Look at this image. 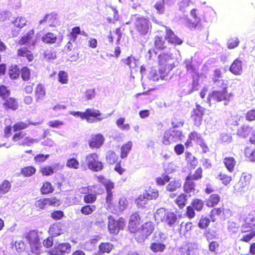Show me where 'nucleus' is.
Here are the masks:
<instances>
[{
    "label": "nucleus",
    "mask_w": 255,
    "mask_h": 255,
    "mask_svg": "<svg viewBox=\"0 0 255 255\" xmlns=\"http://www.w3.org/2000/svg\"><path fill=\"white\" fill-rule=\"evenodd\" d=\"M62 167L59 163H55L52 166H47L41 168V171L43 175L49 176L61 169Z\"/></svg>",
    "instance_id": "obj_22"
},
{
    "label": "nucleus",
    "mask_w": 255,
    "mask_h": 255,
    "mask_svg": "<svg viewBox=\"0 0 255 255\" xmlns=\"http://www.w3.org/2000/svg\"><path fill=\"white\" fill-rule=\"evenodd\" d=\"M88 113L90 115V117H92L95 118L91 119L92 120H95L94 122L104 120L111 117L113 114V113L102 114L99 110L94 109L93 108L88 109Z\"/></svg>",
    "instance_id": "obj_16"
},
{
    "label": "nucleus",
    "mask_w": 255,
    "mask_h": 255,
    "mask_svg": "<svg viewBox=\"0 0 255 255\" xmlns=\"http://www.w3.org/2000/svg\"><path fill=\"white\" fill-rule=\"evenodd\" d=\"M58 205L59 200L55 197L40 199L35 203V206L40 209L46 208L49 206H55Z\"/></svg>",
    "instance_id": "obj_12"
},
{
    "label": "nucleus",
    "mask_w": 255,
    "mask_h": 255,
    "mask_svg": "<svg viewBox=\"0 0 255 255\" xmlns=\"http://www.w3.org/2000/svg\"><path fill=\"white\" fill-rule=\"evenodd\" d=\"M132 19L134 20L135 30L140 37H144L150 33L152 25L151 22L148 18L134 15L132 16Z\"/></svg>",
    "instance_id": "obj_1"
},
{
    "label": "nucleus",
    "mask_w": 255,
    "mask_h": 255,
    "mask_svg": "<svg viewBox=\"0 0 255 255\" xmlns=\"http://www.w3.org/2000/svg\"><path fill=\"white\" fill-rule=\"evenodd\" d=\"M193 4L190 0H183L179 3V10L183 12L187 11L189 8Z\"/></svg>",
    "instance_id": "obj_45"
},
{
    "label": "nucleus",
    "mask_w": 255,
    "mask_h": 255,
    "mask_svg": "<svg viewBox=\"0 0 255 255\" xmlns=\"http://www.w3.org/2000/svg\"><path fill=\"white\" fill-rule=\"evenodd\" d=\"M40 124H41V123H33V122H30L27 121L24 122H18V123H16L15 124H14L12 128H13V131L16 132L17 131L24 129L28 128L29 125H30L36 126L37 125H40Z\"/></svg>",
    "instance_id": "obj_26"
},
{
    "label": "nucleus",
    "mask_w": 255,
    "mask_h": 255,
    "mask_svg": "<svg viewBox=\"0 0 255 255\" xmlns=\"http://www.w3.org/2000/svg\"><path fill=\"white\" fill-rule=\"evenodd\" d=\"M230 72L236 75H240L242 73V61L239 58L235 59L230 68Z\"/></svg>",
    "instance_id": "obj_21"
},
{
    "label": "nucleus",
    "mask_w": 255,
    "mask_h": 255,
    "mask_svg": "<svg viewBox=\"0 0 255 255\" xmlns=\"http://www.w3.org/2000/svg\"><path fill=\"white\" fill-rule=\"evenodd\" d=\"M154 217L156 220L163 222L170 227L173 226L177 220L176 215L174 213L167 211L163 208L157 209Z\"/></svg>",
    "instance_id": "obj_3"
},
{
    "label": "nucleus",
    "mask_w": 255,
    "mask_h": 255,
    "mask_svg": "<svg viewBox=\"0 0 255 255\" xmlns=\"http://www.w3.org/2000/svg\"><path fill=\"white\" fill-rule=\"evenodd\" d=\"M105 138L101 134H97L92 136L91 140L89 141V146L91 148H99L104 143Z\"/></svg>",
    "instance_id": "obj_17"
},
{
    "label": "nucleus",
    "mask_w": 255,
    "mask_h": 255,
    "mask_svg": "<svg viewBox=\"0 0 255 255\" xmlns=\"http://www.w3.org/2000/svg\"><path fill=\"white\" fill-rule=\"evenodd\" d=\"M57 35L52 32H47L44 34L41 37V40L46 44H53L57 40Z\"/></svg>",
    "instance_id": "obj_27"
},
{
    "label": "nucleus",
    "mask_w": 255,
    "mask_h": 255,
    "mask_svg": "<svg viewBox=\"0 0 255 255\" xmlns=\"http://www.w3.org/2000/svg\"><path fill=\"white\" fill-rule=\"evenodd\" d=\"M36 169L34 167L32 166H28L22 168L21 170V173L24 176L29 177L35 173Z\"/></svg>",
    "instance_id": "obj_50"
},
{
    "label": "nucleus",
    "mask_w": 255,
    "mask_h": 255,
    "mask_svg": "<svg viewBox=\"0 0 255 255\" xmlns=\"http://www.w3.org/2000/svg\"><path fill=\"white\" fill-rule=\"evenodd\" d=\"M165 37L163 38L159 36L155 37L154 44L156 48L163 49L165 47Z\"/></svg>",
    "instance_id": "obj_49"
},
{
    "label": "nucleus",
    "mask_w": 255,
    "mask_h": 255,
    "mask_svg": "<svg viewBox=\"0 0 255 255\" xmlns=\"http://www.w3.org/2000/svg\"><path fill=\"white\" fill-rule=\"evenodd\" d=\"M132 146V143L130 141H128L126 143L122 145L121 149V157L122 158H124L128 156L131 149Z\"/></svg>",
    "instance_id": "obj_32"
},
{
    "label": "nucleus",
    "mask_w": 255,
    "mask_h": 255,
    "mask_svg": "<svg viewBox=\"0 0 255 255\" xmlns=\"http://www.w3.org/2000/svg\"><path fill=\"white\" fill-rule=\"evenodd\" d=\"M4 107L8 109L15 110L17 108V103L15 100L12 98L6 99L3 103Z\"/></svg>",
    "instance_id": "obj_44"
},
{
    "label": "nucleus",
    "mask_w": 255,
    "mask_h": 255,
    "mask_svg": "<svg viewBox=\"0 0 255 255\" xmlns=\"http://www.w3.org/2000/svg\"><path fill=\"white\" fill-rule=\"evenodd\" d=\"M190 16L192 17V19H190L188 17H186L185 19V24L190 28H195L197 25L199 23L201 19L198 16L197 12V9L193 8L190 11Z\"/></svg>",
    "instance_id": "obj_14"
},
{
    "label": "nucleus",
    "mask_w": 255,
    "mask_h": 255,
    "mask_svg": "<svg viewBox=\"0 0 255 255\" xmlns=\"http://www.w3.org/2000/svg\"><path fill=\"white\" fill-rule=\"evenodd\" d=\"M187 200V195L182 194L179 195L176 200V203L181 208H183Z\"/></svg>",
    "instance_id": "obj_52"
},
{
    "label": "nucleus",
    "mask_w": 255,
    "mask_h": 255,
    "mask_svg": "<svg viewBox=\"0 0 255 255\" xmlns=\"http://www.w3.org/2000/svg\"><path fill=\"white\" fill-rule=\"evenodd\" d=\"M182 132L179 130L172 129L164 133L163 143L168 145L181 139Z\"/></svg>",
    "instance_id": "obj_7"
},
{
    "label": "nucleus",
    "mask_w": 255,
    "mask_h": 255,
    "mask_svg": "<svg viewBox=\"0 0 255 255\" xmlns=\"http://www.w3.org/2000/svg\"><path fill=\"white\" fill-rule=\"evenodd\" d=\"M245 223L255 228V215L249 214L245 220Z\"/></svg>",
    "instance_id": "obj_64"
},
{
    "label": "nucleus",
    "mask_w": 255,
    "mask_h": 255,
    "mask_svg": "<svg viewBox=\"0 0 255 255\" xmlns=\"http://www.w3.org/2000/svg\"><path fill=\"white\" fill-rule=\"evenodd\" d=\"M113 245L110 243H103L99 246L100 253H109L113 249Z\"/></svg>",
    "instance_id": "obj_42"
},
{
    "label": "nucleus",
    "mask_w": 255,
    "mask_h": 255,
    "mask_svg": "<svg viewBox=\"0 0 255 255\" xmlns=\"http://www.w3.org/2000/svg\"><path fill=\"white\" fill-rule=\"evenodd\" d=\"M57 23L56 16L52 13L46 14L42 19L39 21V24H45L50 27H53Z\"/></svg>",
    "instance_id": "obj_20"
},
{
    "label": "nucleus",
    "mask_w": 255,
    "mask_h": 255,
    "mask_svg": "<svg viewBox=\"0 0 255 255\" xmlns=\"http://www.w3.org/2000/svg\"><path fill=\"white\" fill-rule=\"evenodd\" d=\"M170 179V177L165 174H163L161 176L156 178V183L158 185L163 186L166 183L169 181Z\"/></svg>",
    "instance_id": "obj_48"
},
{
    "label": "nucleus",
    "mask_w": 255,
    "mask_h": 255,
    "mask_svg": "<svg viewBox=\"0 0 255 255\" xmlns=\"http://www.w3.org/2000/svg\"><path fill=\"white\" fill-rule=\"evenodd\" d=\"M20 71L16 66H12L9 70V75L11 79H15L18 77Z\"/></svg>",
    "instance_id": "obj_57"
},
{
    "label": "nucleus",
    "mask_w": 255,
    "mask_h": 255,
    "mask_svg": "<svg viewBox=\"0 0 255 255\" xmlns=\"http://www.w3.org/2000/svg\"><path fill=\"white\" fill-rule=\"evenodd\" d=\"M49 232L52 236L54 237L61 235L62 233L61 225L58 224L52 225L49 228Z\"/></svg>",
    "instance_id": "obj_40"
},
{
    "label": "nucleus",
    "mask_w": 255,
    "mask_h": 255,
    "mask_svg": "<svg viewBox=\"0 0 255 255\" xmlns=\"http://www.w3.org/2000/svg\"><path fill=\"white\" fill-rule=\"evenodd\" d=\"M26 133L23 131H19L15 133L12 136V140L14 142H18L19 145L30 146L34 143L38 142L39 139L32 138L30 136H25Z\"/></svg>",
    "instance_id": "obj_6"
},
{
    "label": "nucleus",
    "mask_w": 255,
    "mask_h": 255,
    "mask_svg": "<svg viewBox=\"0 0 255 255\" xmlns=\"http://www.w3.org/2000/svg\"><path fill=\"white\" fill-rule=\"evenodd\" d=\"M34 34V30H31L27 32L25 35L22 36L19 40V43L20 44L24 45L26 43H30L31 42H33L31 40Z\"/></svg>",
    "instance_id": "obj_38"
},
{
    "label": "nucleus",
    "mask_w": 255,
    "mask_h": 255,
    "mask_svg": "<svg viewBox=\"0 0 255 255\" xmlns=\"http://www.w3.org/2000/svg\"><path fill=\"white\" fill-rule=\"evenodd\" d=\"M96 209V206L94 205H85L82 207L81 212L83 214L88 215L92 214Z\"/></svg>",
    "instance_id": "obj_56"
},
{
    "label": "nucleus",
    "mask_w": 255,
    "mask_h": 255,
    "mask_svg": "<svg viewBox=\"0 0 255 255\" xmlns=\"http://www.w3.org/2000/svg\"><path fill=\"white\" fill-rule=\"evenodd\" d=\"M122 61L125 64L128 65L130 69L136 68L137 65V61L135 60V58L132 56L122 59Z\"/></svg>",
    "instance_id": "obj_37"
},
{
    "label": "nucleus",
    "mask_w": 255,
    "mask_h": 255,
    "mask_svg": "<svg viewBox=\"0 0 255 255\" xmlns=\"http://www.w3.org/2000/svg\"><path fill=\"white\" fill-rule=\"evenodd\" d=\"M182 185L180 180H173L169 182L166 187V189L169 192H174L179 188Z\"/></svg>",
    "instance_id": "obj_30"
},
{
    "label": "nucleus",
    "mask_w": 255,
    "mask_h": 255,
    "mask_svg": "<svg viewBox=\"0 0 255 255\" xmlns=\"http://www.w3.org/2000/svg\"><path fill=\"white\" fill-rule=\"evenodd\" d=\"M148 199L144 193L140 195L135 200V202L139 208H142L147 203Z\"/></svg>",
    "instance_id": "obj_51"
},
{
    "label": "nucleus",
    "mask_w": 255,
    "mask_h": 255,
    "mask_svg": "<svg viewBox=\"0 0 255 255\" xmlns=\"http://www.w3.org/2000/svg\"><path fill=\"white\" fill-rule=\"evenodd\" d=\"M251 177L250 175L243 174L238 183V186H239L238 191L240 192L245 191L247 189V186L249 184Z\"/></svg>",
    "instance_id": "obj_23"
},
{
    "label": "nucleus",
    "mask_w": 255,
    "mask_h": 255,
    "mask_svg": "<svg viewBox=\"0 0 255 255\" xmlns=\"http://www.w3.org/2000/svg\"><path fill=\"white\" fill-rule=\"evenodd\" d=\"M125 226V220L120 218L116 221L112 216L108 217V229L111 234H117Z\"/></svg>",
    "instance_id": "obj_9"
},
{
    "label": "nucleus",
    "mask_w": 255,
    "mask_h": 255,
    "mask_svg": "<svg viewBox=\"0 0 255 255\" xmlns=\"http://www.w3.org/2000/svg\"><path fill=\"white\" fill-rule=\"evenodd\" d=\"M11 187V184L8 181H4L0 185V191L1 193H7Z\"/></svg>",
    "instance_id": "obj_63"
},
{
    "label": "nucleus",
    "mask_w": 255,
    "mask_h": 255,
    "mask_svg": "<svg viewBox=\"0 0 255 255\" xmlns=\"http://www.w3.org/2000/svg\"><path fill=\"white\" fill-rule=\"evenodd\" d=\"M98 181L104 185L107 192L112 191V189L114 188V183L111 180L105 178L103 176L98 177Z\"/></svg>",
    "instance_id": "obj_34"
},
{
    "label": "nucleus",
    "mask_w": 255,
    "mask_h": 255,
    "mask_svg": "<svg viewBox=\"0 0 255 255\" xmlns=\"http://www.w3.org/2000/svg\"><path fill=\"white\" fill-rule=\"evenodd\" d=\"M26 22L27 20L24 17L20 16L17 17L13 23L16 27L21 28L26 25Z\"/></svg>",
    "instance_id": "obj_60"
},
{
    "label": "nucleus",
    "mask_w": 255,
    "mask_h": 255,
    "mask_svg": "<svg viewBox=\"0 0 255 255\" xmlns=\"http://www.w3.org/2000/svg\"><path fill=\"white\" fill-rule=\"evenodd\" d=\"M166 245L162 243L153 242L150 244L149 249L154 253H162L165 250Z\"/></svg>",
    "instance_id": "obj_28"
},
{
    "label": "nucleus",
    "mask_w": 255,
    "mask_h": 255,
    "mask_svg": "<svg viewBox=\"0 0 255 255\" xmlns=\"http://www.w3.org/2000/svg\"><path fill=\"white\" fill-rule=\"evenodd\" d=\"M106 159L107 163L114 164L117 161L118 156L114 151L109 150L106 153Z\"/></svg>",
    "instance_id": "obj_36"
},
{
    "label": "nucleus",
    "mask_w": 255,
    "mask_h": 255,
    "mask_svg": "<svg viewBox=\"0 0 255 255\" xmlns=\"http://www.w3.org/2000/svg\"><path fill=\"white\" fill-rule=\"evenodd\" d=\"M71 114L74 116L80 117L82 119H85L87 122L89 123H94L95 121V120H92L91 118H90V115L88 113V109L85 112H72Z\"/></svg>",
    "instance_id": "obj_35"
},
{
    "label": "nucleus",
    "mask_w": 255,
    "mask_h": 255,
    "mask_svg": "<svg viewBox=\"0 0 255 255\" xmlns=\"http://www.w3.org/2000/svg\"><path fill=\"white\" fill-rule=\"evenodd\" d=\"M166 28V35L165 39L167 40L169 43L174 44L175 45H180L183 42L182 40L179 38L171 29L165 27Z\"/></svg>",
    "instance_id": "obj_19"
},
{
    "label": "nucleus",
    "mask_w": 255,
    "mask_h": 255,
    "mask_svg": "<svg viewBox=\"0 0 255 255\" xmlns=\"http://www.w3.org/2000/svg\"><path fill=\"white\" fill-rule=\"evenodd\" d=\"M168 73H164L160 70V67L158 69V72L156 68H152L147 75V78L150 80L153 81H157L160 79L163 80H167Z\"/></svg>",
    "instance_id": "obj_13"
},
{
    "label": "nucleus",
    "mask_w": 255,
    "mask_h": 255,
    "mask_svg": "<svg viewBox=\"0 0 255 255\" xmlns=\"http://www.w3.org/2000/svg\"><path fill=\"white\" fill-rule=\"evenodd\" d=\"M17 55L19 57H25L29 62H31L34 58L33 54L27 47L18 49Z\"/></svg>",
    "instance_id": "obj_25"
},
{
    "label": "nucleus",
    "mask_w": 255,
    "mask_h": 255,
    "mask_svg": "<svg viewBox=\"0 0 255 255\" xmlns=\"http://www.w3.org/2000/svg\"><path fill=\"white\" fill-rule=\"evenodd\" d=\"M223 162L229 172H232L233 171L236 164V161L234 157H226L224 159Z\"/></svg>",
    "instance_id": "obj_29"
},
{
    "label": "nucleus",
    "mask_w": 255,
    "mask_h": 255,
    "mask_svg": "<svg viewBox=\"0 0 255 255\" xmlns=\"http://www.w3.org/2000/svg\"><path fill=\"white\" fill-rule=\"evenodd\" d=\"M154 225L151 222H147L138 229L135 233V239L140 243H142L152 233L154 230Z\"/></svg>",
    "instance_id": "obj_4"
},
{
    "label": "nucleus",
    "mask_w": 255,
    "mask_h": 255,
    "mask_svg": "<svg viewBox=\"0 0 255 255\" xmlns=\"http://www.w3.org/2000/svg\"><path fill=\"white\" fill-rule=\"evenodd\" d=\"M97 242L98 240L97 239H92L84 243L83 245V248L85 250L93 251L95 249Z\"/></svg>",
    "instance_id": "obj_43"
},
{
    "label": "nucleus",
    "mask_w": 255,
    "mask_h": 255,
    "mask_svg": "<svg viewBox=\"0 0 255 255\" xmlns=\"http://www.w3.org/2000/svg\"><path fill=\"white\" fill-rule=\"evenodd\" d=\"M184 190L186 193L189 194V196L194 195L196 193L195 184L189 176H188L186 178L184 184Z\"/></svg>",
    "instance_id": "obj_18"
},
{
    "label": "nucleus",
    "mask_w": 255,
    "mask_h": 255,
    "mask_svg": "<svg viewBox=\"0 0 255 255\" xmlns=\"http://www.w3.org/2000/svg\"><path fill=\"white\" fill-rule=\"evenodd\" d=\"M166 235L160 231L155 232L152 236L153 242H155L163 243L164 241L166 240Z\"/></svg>",
    "instance_id": "obj_39"
},
{
    "label": "nucleus",
    "mask_w": 255,
    "mask_h": 255,
    "mask_svg": "<svg viewBox=\"0 0 255 255\" xmlns=\"http://www.w3.org/2000/svg\"><path fill=\"white\" fill-rule=\"evenodd\" d=\"M252 130V128L247 125H244L238 129L237 134L240 136L246 137L249 135Z\"/></svg>",
    "instance_id": "obj_41"
},
{
    "label": "nucleus",
    "mask_w": 255,
    "mask_h": 255,
    "mask_svg": "<svg viewBox=\"0 0 255 255\" xmlns=\"http://www.w3.org/2000/svg\"><path fill=\"white\" fill-rule=\"evenodd\" d=\"M191 205L195 209L198 211H200L203 207L204 202L200 199H196L192 201Z\"/></svg>",
    "instance_id": "obj_59"
},
{
    "label": "nucleus",
    "mask_w": 255,
    "mask_h": 255,
    "mask_svg": "<svg viewBox=\"0 0 255 255\" xmlns=\"http://www.w3.org/2000/svg\"><path fill=\"white\" fill-rule=\"evenodd\" d=\"M35 99L37 102L43 100L45 96V90L44 86L41 84L37 85L35 89Z\"/></svg>",
    "instance_id": "obj_33"
},
{
    "label": "nucleus",
    "mask_w": 255,
    "mask_h": 255,
    "mask_svg": "<svg viewBox=\"0 0 255 255\" xmlns=\"http://www.w3.org/2000/svg\"><path fill=\"white\" fill-rule=\"evenodd\" d=\"M160 70L169 73L175 67V59L170 52L163 53L158 56Z\"/></svg>",
    "instance_id": "obj_2"
},
{
    "label": "nucleus",
    "mask_w": 255,
    "mask_h": 255,
    "mask_svg": "<svg viewBox=\"0 0 255 255\" xmlns=\"http://www.w3.org/2000/svg\"><path fill=\"white\" fill-rule=\"evenodd\" d=\"M217 178L221 181L222 184L226 186L228 185L232 180L230 176L222 173L218 175Z\"/></svg>",
    "instance_id": "obj_53"
},
{
    "label": "nucleus",
    "mask_w": 255,
    "mask_h": 255,
    "mask_svg": "<svg viewBox=\"0 0 255 255\" xmlns=\"http://www.w3.org/2000/svg\"><path fill=\"white\" fill-rule=\"evenodd\" d=\"M220 200V197L218 195L212 194L210 196L207 202V206L209 207H214L219 202Z\"/></svg>",
    "instance_id": "obj_46"
},
{
    "label": "nucleus",
    "mask_w": 255,
    "mask_h": 255,
    "mask_svg": "<svg viewBox=\"0 0 255 255\" xmlns=\"http://www.w3.org/2000/svg\"><path fill=\"white\" fill-rule=\"evenodd\" d=\"M192 141H195L197 144L200 145L202 148L204 152H206L208 150V147L204 142L203 139L201 136V135L196 132L194 131L191 132L188 137V139L186 142V145L188 146L191 145Z\"/></svg>",
    "instance_id": "obj_10"
},
{
    "label": "nucleus",
    "mask_w": 255,
    "mask_h": 255,
    "mask_svg": "<svg viewBox=\"0 0 255 255\" xmlns=\"http://www.w3.org/2000/svg\"><path fill=\"white\" fill-rule=\"evenodd\" d=\"M70 249L71 245L69 243H56L51 254L52 255H62L63 253H68Z\"/></svg>",
    "instance_id": "obj_15"
},
{
    "label": "nucleus",
    "mask_w": 255,
    "mask_h": 255,
    "mask_svg": "<svg viewBox=\"0 0 255 255\" xmlns=\"http://www.w3.org/2000/svg\"><path fill=\"white\" fill-rule=\"evenodd\" d=\"M27 240L28 241L29 244L32 243H38L40 242V238L37 231L32 230L30 231L26 236Z\"/></svg>",
    "instance_id": "obj_31"
},
{
    "label": "nucleus",
    "mask_w": 255,
    "mask_h": 255,
    "mask_svg": "<svg viewBox=\"0 0 255 255\" xmlns=\"http://www.w3.org/2000/svg\"><path fill=\"white\" fill-rule=\"evenodd\" d=\"M205 111V109L199 105H197L196 108L193 109L192 112L191 119L195 126L198 127L201 125Z\"/></svg>",
    "instance_id": "obj_11"
},
{
    "label": "nucleus",
    "mask_w": 255,
    "mask_h": 255,
    "mask_svg": "<svg viewBox=\"0 0 255 255\" xmlns=\"http://www.w3.org/2000/svg\"><path fill=\"white\" fill-rule=\"evenodd\" d=\"M30 249L33 253L38 255L42 252V246L40 242L30 244Z\"/></svg>",
    "instance_id": "obj_54"
},
{
    "label": "nucleus",
    "mask_w": 255,
    "mask_h": 255,
    "mask_svg": "<svg viewBox=\"0 0 255 255\" xmlns=\"http://www.w3.org/2000/svg\"><path fill=\"white\" fill-rule=\"evenodd\" d=\"M66 166L69 168L78 169L79 167V162L75 158H72L67 160Z\"/></svg>",
    "instance_id": "obj_61"
},
{
    "label": "nucleus",
    "mask_w": 255,
    "mask_h": 255,
    "mask_svg": "<svg viewBox=\"0 0 255 255\" xmlns=\"http://www.w3.org/2000/svg\"><path fill=\"white\" fill-rule=\"evenodd\" d=\"M85 163L88 168L93 171H100L103 168V163L99 160V155L95 153H90L85 156Z\"/></svg>",
    "instance_id": "obj_5"
},
{
    "label": "nucleus",
    "mask_w": 255,
    "mask_h": 255,
    "mask_svg": "<svg viewBox=\"0 0 255 255\" xmlns=\"http://www.w3.org/2000/svg\"><path fill=\"white\" fill-rule=\"evenodd\" d=\"M240 41L237 37L230 38L228 41V47L229 49H233L239 45Z\"/></svg>",
    "instance_id": "obj_62"
},
{
    "label": "nucleus",
    "mask_w": 255,
    "mask_h": 255,
    "mask_svg": "<svg viewBox=\"0 0 255 255\" xmlns=\"http://www.w3.org/2000/svg\"><path fill=\"white\" fill-rule=\"evenodd\" d=\"M148 200L156 199L158 196V192L155 189H149L144 193Z\"/></svg>",
    "instance_id": "obj_55"
},
{
    "label": "nucleus",
    "mask_w": 255,
    "mask_h": 255,
    "mask_svg": "<svg viewBox=\"0 0 255 255\" xmlns=\"http://www.w3.org/2000/svg\"><path fill=\"white\" fill-rule=\"evenodd\" d=\"M140 220L139 216L137 213H134L130 217L129 221V230L131 233H134L139 224Z\"/></svg>",
    "instance_id": "obj_24"
},
{
    "label": "nucleus",
    "mask_w": 255,
    "mask_h": 255,
    "mask_svg": "<svg viewBox=\"0 0 255 255\" xmlns=\"http://www.w3.org/2000/svg\"><path fill=\"white\" fill-rule=\"evenodd\" d=\"M232 97L231 94H229L226 90L221 91H213L209 94L208 97V101L209 104L212 102H221L222 101H229Z\"/></svg>",
    "instance_id": "obj_8"
},
{
    "label": "nucleus",
    "mask_w": 255,
    "mask_h": 255,
    "mask_svg": "<svg viewBox=\"0 0 255 255\" xmlns=\"http://www.w3.org/2000/svg\"><path fill=\"white\" fill-rule=\"evenodd\" d=\"M54 189L51 184L49 182H46L43 183L41 188V192L43 194H46L52 193Z\"/></svg>",
    "instance_id": "obj_47"
},
{
    "label": "nucleus",
    "mask_w": 255,
    "mask_h": 255,
    "mask_svg": "<svg viewBox=\"0 0 255 255\" xmlns=\"http://www.w3.org/2000/svg\"><path fill=\"white\" fill-rule=\"evenodd\" d=\"M58 81L62 84L68 83V78L67 73L64 71H60L58 73Z\"/></svg>",
    "instance_id": "obj_58"
}]
</instances>
